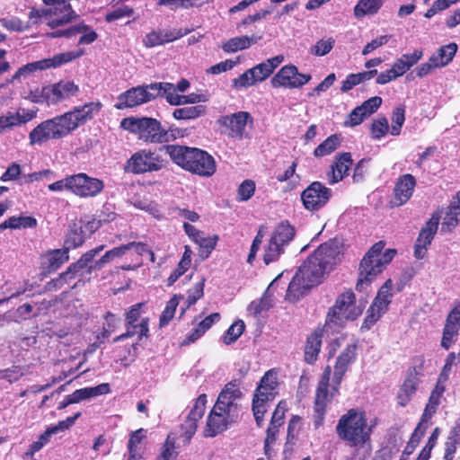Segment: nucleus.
I'll return each instance as SVG.
<instances>
[{
	"label": "nucleus",
	"mask_w": 460,
	"mask_h": 460,
	"mask_svg": "<svg viewBox=\"0 0 460 460\" xmlns=\"http://www.w3.org/2000/svg\"><path fill=\"white\" fill-rule=\"evenodd\" d=\"M392 294L389 289H379L376 296L367 311L366 317L362 323L361 330H370L371 327L385 314L391 303Z\"/></svg>",
	"instance_id": "obj_19"
},
{
	"label": "nucleus",
	"mask_w": 460,
	"mask_h": 460,
	"mask_svg": "<svg viewBox=\"0 0 460 460\" xmlns=\"http://www.w3.org/2000/svg\"><path fill=\"white\" fill-rule=\"evenodd\" d=\"M24 98L34 103L46 102L49 105L52 104L50 102L51 97L49 85L43 86L41 88L36 87L35 89H31L29 93L24 95Z\"/></svg>",
	"instance_id": "obj_46"
},
{
	"label": "nucleus",
	"mask_w": 460,
	"mask_h": 460,
	"mask_svg": "<svg viewBox=\"0 0 460 460\" xmlns=\"http://www.w3.org/2000/svg\"><path fill=\"white\" fill-rule=\"evenodd\" d=\"M253 119L247 111H238L230 115L221 116L217 123L224 127V133L234 139H242L245 136L246 126L252 124Z\"/></svg>",
	"instance_id": "obj_14"
},
{
	"label": "nucleus",
	"mask_w": 460,
	"mask_h": 460,
	"mask_svg": "<svg viewBox=\"0 0 460 460\" xmlns=\"http://www.w3.org/2000/svg\"><path fill=\"white\" fill-rule=\"evenodd\" d=\"M335 45V40L332 37H325L312 47L311 54L316 57H323L330 53Z\"/></svg>",
	"instance_id": "obj_50"
},
{
	"label": "nucleus",
	"mask_w": 460,
	"mask_h": 460,
	"mask_svg": "<svg viewBox=\"0 0 460 460\" xmlns=\"http://www.w3.org/2000/svg\"><path fill=\"white\" fill-rule=\"evenodd\" d=\"M38 109L8 111L0 116V134L20 127L36 118Z\"/></svg>",
	"instance_id": "obj_22"
},
{
	"label": "nucleus",
	"mask_w": 460,
	"mask_h": 460,
	"mask_svg": "<svg viewBox=\"0 0 460 460\" xmlns=\"http://www.w3.org/2000/svg\"><path fill=\"white\" fill-rule=\"evenodd\" d=\"M352 165L351 155L349 153L341 154L327 172V180L330 184L341 181L349 172Z\"/></svg>",
	"instance_id": "obj_26"
},
{
	"label": "nucleus",
	"mask_w": 460,
	"mask_h": 460,
	"mask_svg": "<svg viewBox=\"0 0 460 460\" xmlns=\"http://www.w3.org/2000/svg\"><path fill=\"white\" fill-rule=\"evenodd\" d=\"M278 385L277 374L273 370H269L261 377L256 388L252 400V411L259 426L263 422V416L268 410L269 403L278 394Z\"/></svg>",
	"instance_id": "obj_11"
},
{
	"label": "nucleus",
	"mask_w": 460,
	"mask_h": 460,
	"mask_svg": "<svg viewBox=\"0 0 460 460\" xmlns=\"http://www.w3.org/2000/svg\"><path fill=\"white\" fill-rule=\"evenodd\" d=\"M120 126L123 129L138 135L139 138L145 142L152 144L169 142L175 139L179 133L178 128L165 129L157 119L147 117L125 118L121 120Z\"/></svg>",
	"instance_id": "obj_9"
},
{
	"label": "nucleus",
	"mask_w": 460,
	"mask_h": 460,
	"mask_svg": "<svg viewBox=\"0 0 460 460\" xmlns=\"http://www.w3.org/2000/svg\"><path fill=\"white\" fill-rule=\"evenodd\" d=\"M261 37L257 36H240L234 37L226 40L222 45V49L226 53H234L243 50L257 43Z\"/></svg>",
	"instance_id": "obj_35"
},
{
	"label": "nucleus",
	"mask_w": 460,
	"mask_h": 460,
	"mask_svg": "<svg viewBox=\"0 0 460 460\" xmlns=\"http://www.w3.org/2000/svg\"><path fill=\"white\" fill-rule=\"evenodd\" d=\"M153 85L156 86L155 98L163 96L165 98L166 102L171 105H181V96L182 94H180V93L176 90L175 84L164 82L154 83Z\"/></svg>",
	"instance_id": "obj_37"
},
{
	"label": "nucleus",
	"mask_w": 460,
	"mask_h": 460,
	"mask_svg": "<svg viewBox=\"0 0 460 460\" xmlns=\"http://www.w3.org/2000/svg\"><path fill=\"white\" fill-rule=\"evenodd\" d=\"M5 221L10 229L34 228L37 226L36 218L30 216L11 217Z\"/></svg>",
	"instance_id": "obj_47"
},
{
	"label": "nucleus",
	"mask_w": 460,
	"mask_h": 460,
	"mask_svg": "<svg viewBox=\"0 0 460 460\" xmlns=\"http://www.w3.org/2000/svg\"><path fill=\"white\" fill-rule=\"evenodd\" d=\"M429 426V421L420 419L419 424L417 425L413 433L411 434V437L410 438V441L408 442V445L411 446L413 448H416V447L420 443V439L424 436L426 430L428 429Z\"/></svg>",
	"instance_id": "obj_61"
},
{
	"label": "nucleus",
	"mask_w": 460,
	"mask_h": 460,
	"mask_svg": "<svg viewBox=\"0 0 460 460\" xmlns=\"http://www.w3.org/2000/svg\"><path fill=\"white\" fill-rule=\"evenodd\" d=\"M242 393L239 385L234 382L226 384L219 394L217 401L211 410L204 429L206 437L213 438L227 429L238 418L240 406L237 401Z\"/></svg>",
	"instance_id": "obj_5"
},
{
	"label": "nucleus",
	"mask_w": 460,
	"mask_h": 460,
	"mask_svg": "<svg viewBox=\"0 0 460 460\" xmlns=\"http://www.w3.org/2000/svg\"><path fill=\"white\" fill-rule=\"evenodd\" d=\"M144 438L145 430L143 429H140L131 434L128 443V454L143 453L141 442Z\"/></svg>",
	"instance_id": "obj_55"
},
{
	"label": "nucleus",
	"mask_w": 460,
	"mask_h": 460,
	"mask_svg": "<svg viewBox=\"0 0 460 460\" xmlns=\"http://www.w3.org/2000/svg\"><path fill=\"white\" fill-rule=\"evenodd\" d=\"M392 38L391 35H381L374 40H372L370 42H368L362 49V55L367 56L373 52L375 49L385 46L388 43L390 39Z\"/></svg>",
	"instance_id": "obj_63"
},
{
	"label": "nucleus",
	"mask_w": 460,
	"mask_h": 460,
	"mask_svg": "<svg viewBox=\"0 0 460 460\" xmlns=\"http://www.w3.org/2000/svg\"><path fill=\"white\" fill-rule=\"evenodd\" d=\"M70 0H43L46 9L42 11L41 22H45L52 29H57L49 36L51 38L66 37L72 38L80 35L78 45H89L96 40L97 33L87 24L80 22L66 29H58L70 22L75 17V13L69 4Z\"/></svg>",
	"instance_id": "obj_3"
},
{
	"label": "nucleus",
	"mask_w": 460,
	"mask_h": 460,
	"mask_svg": "<svg viewBox=\"0 0 460 460\" xmlns=\"http://www.w3.org/2000/svg\"><path fill=\"white\" fill-rule=\"evenodd\" d=\"M460 329V302L457 303L447 315L443 330L441 346L448 349L457 339Z\"/></svg>",
	"instance_id": "obj_25"
},
{
	"label": "nucleus",
	"mask_w": 460,
	"mask_h": 460,
	"mask_svg": "<svg viewBox=\"0 0 460 460\" xmlns=\"http://www.w3.org/2000/svg\"><path fill=\"white\" fill-rule=\"evenodd\" d=\"M85 234L83 226H78L75 224L73 226H70L66 234L64 249H67V252L70 249H75L83 244Z\"/></svg>",
	"instance_id": "obj_40"
},
{
	"label": "nucleus",
	"mask_w": 460,
	"mask_h": 460,
	"mask_svg": "<svg viewBox=\"0 0 460 460\" xmlns=\"http://www.w3.org/2000/svg\"><path fill=\"white\" fill-rule=\"evenodd\" d=\"M206 403L207 395L200 394L195 400L190 412L186 417V420L181 425V437L183 438L184 442L188 443L195 434L198 427V421L201 419L205 412Z\"/></svg>",
	"instance_id": "obj_20"
},
{
	"label": "nucleus",
	"mask_w": 460,
	"mask_h": 460,
	"mask_svg": "<svg viewBox=\"0 0 460 460\" xmlns=\"http://www.w3.org/2000/svg\"><path fill=\"white\" fill-rule=\"evenodd\" d=\"M284 60L281 55L268 58L266 61L252 67L257 82H262L267 79Z\"/></svg>",
	"instance_id": "obj_34"
},
{
	"label": "nucleus",
	"mask_w": 460,
	"mask_h": 460,
	"mask_svg": "<svg viewBox=\"0 0 460 460\" xmlns=\"http://www.w3.org/2000/svg\"><path fill=\"white\" fill-rule=\"evenodd\" d=\"M381 104H382V98L378 97V96H374V97H371V98L367 99V101H365L358 107L364 113H366V115L367 117H369L370 115H372L374 112H376L377 111V109L381 106Z\"/></svg>",
	"instance_id": "obj_64"
},
{
	"label": "nucleus",
	"mask_w": 460,
	"mask_h": 460,
	"mask_svg": "<svg viewBox=\"0 0 460 460\" xmlns=\"http://www.w3.org/2000/svg\"><path fill=\"white\" fill-rule=\"evenodd\" d=\"M415 187L416 179L413 175L405 173L399 176L393 190V207H401L407 203L412 197Z\"/></svg>",
	"instance_id": "obj_23"
},
{
	"label": "nucleus",
	"mask_w": 460,
	"mask_h": 460,
	"mask_svg": "<svg viewBox=\"0 0 460 460\" xmlns=\"http://www.w3.org/2000/svg\"><path fill=\"white\" fill-rule=\"evenodd\" d=\"M457 50L456 43L442 46L436 55L430 57V61L436 62L439 67L447 66L455 57Z\"/></svg>",
	"instance_id": "obj_41"
},
{
	"label": "nucleus",
	"mask_w": 460,
	"mask_h": 460,
	"mask_svg": "<svg viewBox=\"0 0 460 460\" xmlns=\"http://www.w3.org/2000/svg\"><path fill=\"white\" fill-rule=\"evenodd\" d=\"M161 149L184 170L204 177L216 172V162L206 151L177 145L164 146Z\"/></svg>",
	"instance_id": "obj_6"
},
{
	"label": "nucleus",
	"mask_w": 460,
	"mask_h": 460,
	"mask_svg": "<svg viewBox=\"0 0 460 460\" xmlns=\"http://www.w3.org/2000/svg\"><path fill=\"white\" fill-rule=\"evenodd\" d=\"M384 248L385 243L377 242L364 255L358 268L357 288L372 285L385 267L394 259L395 250L384 251Z\"/></svg>",
	"instance_id": "obj_10"
},
{
	"label": "nucleus",
	"mask_w": 460,
	"mask_h": 460,
	"mask_svg": "<svg viewBox=\"0 0 460 460\" xmlns=\"http://www.w3.org/2000/svg\"><path fill=\"white\" fill-rule=\"evenodd\" d=\"M389 130V125L386 118H380L372 123L371 133L375 139H380L385 137Z\"/></svg>",
	"instance_id": "obj_60"
},
{
	"label": "nucleus",
	"mask_w": 460,
	"mask_h": 460,
	"mask_svg": "<svg viewBox=\"0 0 460 460\" xmlns=\"http://www.w3.org/2000/svg\"><path fill=\"white\" fill-rule=\"evenodd\" d=\"M206 112V108L203 105H196L190 107H183L174 110L172 117L175 119H195Z\"/></svg>",
	"instance_id": "obj_42"
},
{
	"label": "nucleus",
	"mask_w": 460,
	"mask_h": 460,
	"mask_svg": "<svg viewBox=\"0 0 460 460\" xmlns=\"http://www.w3.org/2000/svg\"><path fill=\"white\" fill-rule=\"evenodd\" d=\"M341 250L335 241L321 244L297 270L288 288H314L341 261Z\"/></svg>",
	"instance_id": "obj_2"
},
{
	"label": "nucleus",
	"mask_w": 460,
	"mask_h": 460,
	"mask_svg": "<svg viewBox=\"0 0 460 460\" xmlns=\"http://www.w3.org/2000/svg\"><path fill=\"white\" fill-rule=\"evenodd\" d=\"M50 102L57 104L64 100L75 96L79 87L72 81L63 80L58 84H49Z\"/></svg>",
	"instance_id": "obj_27"
},
{
	"label": "nucleus",
	"mask_w": 460,
	"mask_h": 460,
	"mask_svg": "<svg viewBox=\"0 0 460 460\" xmlns=\"http://www.w3.org/2000/svg\"><path fill=\"white\" fill-rule=\"evenodd\" d=\"M357 358V345L348 344L338 356L334 366V372L332 384L331 367L328 366L323 370L315 394L314 409L318 416L323 419L326 407L339 394L340 385L349 366Z\"/></svg>",
	"instance_id": "obj_4"
},
{
	"label": "nucleus",
	"mask_w": 460,
	"mask_h": 460,
	"mask_svg": "<svg viewBox=\"0 0 460 460\" xmlns=\"http://www.w3.org/2000/svg\"><path fill=\"white\" fill-rule=\"evenodd\" d=\"M383 5V0H359L354 8V15L362 18L376 13Z\"/></svg>",
	"instance_id": "obj_39"
},
{
	"label": "nucleus",
	"mask_w": 460,
	"mask_h": 460,
	"mask_svg": "<svg viewBox=\"0 0 460 460\" xmlns=\"http://www.w3.org/2000/svg\"><path fill=\"white\" fill-rule=\"evenodd\" d=\"M294 236V227L288 222H281L273 231L271 238L285 247L293 240Z\"/></svg>",
	"instance_id": "obj_38"
},
{
	"label": "nucleus",
	"mask_w": 460,
	"mask_h": 460,
	"mask_svg": "<svg viewBox=\"0 0 460 460\" xmlns=\"http://www.w3.org/2000/svg\"><path fill=\"white\" fill-rule=\"evenodd\" d=\"M255 191V183L251 180H246L238 188V200L246 201L250 199Z\"/></svg>",
	"instance_id": "obj_62"
},
{
	"label": "nucleus",
	"mask_w": 460,
	"mask_h": 460,
	"mask_svg": "<svg viewBox=\"0 0 460 460\" xmlns=\"http://www.w3.org/2000/svg\"><path fill=\"white\" fill-rule=\"evenodd\" d=\"M102 108V104L99 101L91 102L40 123L29 134L31 145H41L49 139L66 137L80 126L92 120Z\"/></svg>",
	"instance_id": "obj_1"
},
{
	"label": "nucleus",
	"mask_w": 460,
	"mask_h": 460,
	"mask_svg": "<svg viewBox=\"0 0 460 460\" xmlns=\"http://www.w3.org/2000/svg\"><path fill=\"white\" fill-rule=\"evenodd\" d=\"M80 400H85L110 393V385L107 383L101 384L94 387H84L77 389Z\"/></svg>",
	"instance_id": "obj_51"
},
{
	"label": "nucleus",
	"mask_w": 460,
	"mask_h": 460,
	"mask_svg": "<svg viewBox=\"0 0 460 460\" xmlns=\"http://www.w3.org/2000/svg\"><path fill=\"white\" fill-rule=\"evenodd\" d=\"M176 456L175 438L172 435H168L158 460H175Z\"/></svg>",
	"instance_id": "obj_59"
},
{
	"label": "nucleus",
	"mask_w": 460,
	"mask_h": 460,
	"mask_svg": "<svg viewBox=\"0 0 460 460\" xmlns=\"http://www.w3.org/2000/svg\"><path fill=\"white\" fill-rule=\"evenodd\" d=\"M336 433L349 446L362 447L370 440L372 427L363 411L350 409L338 420Z\"/></svg>",
	"instance_id": "obj_8"
},
{
	"label": "nucleus",
	"mask_w": 460,
	"mask_h": 460,
	"mask_svg": "<svg viewBox=\"0 0 460 460\" xmlns=\"http://www.w3.org/2000/svg\"><path fill=\"white\" fill-rule=\"evenodd\" d=\"M283 252L284 247L270 237L264 251L263 261L266 264H269L278 260Z\"/></svg>",
	"instance_id": "obj_49"
},
{
	"label": "nucleus",
	"mask_w": 460,
	"mask_h": 460,
	"mask_svg": "<svg viewBox=\"0 0 460 460\" xmlns=\"http://www.w3.org/2000/svg\"><path fill=\"white\" fill-rule=\"evenodd\" d=\"M257 80L254 76V74L252 68L246 70L237 78L233 80V87L235 89L239 88H247L257 84Z\"/></svg>",
	"instance_id": "obj_53"
},
{
	"label": "nucleus",
	"mask_w": 460,
	"mask_h": 460,
	"mask_svg": "<svg viewBox=\"0 0 460 460\" xmlns=\"http://www.w3.org/2000/svg\"><path fill=\"white\" fill-rule=\"evenodd\" d=\"M444 392H445V385L437 384L435 388L433 389V391L430 394L429 402L426 404V407L423 411V413H422L420 419L429 422V420H431L433 415L436 413L438 405L441 402V398L443 396Z\"/></svg>",
	"instance_id": "obj_36"
},
{
	"label": "nucleus",
	"mask_w": 460,
	"mask_h": 460,
	"mask_svg": "<svg viewBox=\"0 0 460 460\" xmlns=\"http://www.w3.org/2000/svg\"><path fill=\"white\" fill-rule=\"evenodd\" d=\"M441 434V429L437 427L433 429L429 440L424 448L419 454L417 460H429L430 457L431 450L437 445L438 437Z\"/></svg>",
	"instance_id": "obj_52"
},
{
	"label": "nucleus",
	"mask_w": 460,
	"mask_h": 460,
	"mask_svg": "<svg viewBox=\"0 0 460 460\" xmlns=\"http://www.w3.org/2000/svg\"><path fill=\"white\" fill-rule=\"evenodd\" d=\"M80 52L68 51L65 53H60L54 56L51 58H45L42 60L35 61L32 63H29L23 66H22L14 75V78H20L21 76H25L36 71H42L50 67H58L63 64L72 61L76 58L80 57Z\"/></svg>",
	"instance_id": "obj_16"
},
{
	"label": "nucleus",
	"mask_w": 460,
	"mask_h": 460,
	"mask_svg": "<svg viewBox=\"0 0 460 460\" xmlns=\"http://www.w3.org/2000/svg\"><path fill=\"white\" fill-rule=\"evenodd\" d=\"M404 108L403 107H396L392 114V127L390 133L393 136H398L401 132V128L402 127L405 116H404Z\"/></svg>",
	"instance_id": "obj_54"
},
{
	"label": "nucleus",
	"mask_w": 460,
	"mask_h": 460,
	"mask_svg": "<svg viewBox=\"0 0 460 460\" xmlns=\"http://www.w3.org/2000/svg\"><path fill=\"white\" fill-rule=\"evenodd\" d=\"M156 86L153 84L132 87L118 96L117 110L135 108L155 99Z\"/></svg>",
	"instance_id": "obj_13"
},
{
	"label": "nucleus",
	"mask_w": 460,
	"mask_h": 460,
	"mask_svg": "<svg viewBox=\"0 0 460 460\" xmlns=\"http://www.w3.org/2000/svg\"><path fill=\"white\" fill-rule=\"evenodd\" d=\"M460 445V419L451 427L444 443V460H454L455 454Z\"/></svg>",
	"instance_id": "obj_30"
},
{
	"label": "nucleus",
	"mask_w": 460,
	"mask_h": 460,
	"mask_svg": "<svg viewBox=\"0 0 460 460\" xmlns=\"http://www.w3.org/2000/svg\"><path fill=\"white\" fill-rule=\"evenodd\" d=\"M104 247V245H100L85 252L77 262L70 265L65 272L60 274L55 285H71V288H77L78 282L71 284V281L76 278L80 270L88 267V264L93 261V258L100 253Z\"/></svg>",
	"instance_id": "obj_21"
},
{
	"label": "nucleus",
	"mask_w": 460,
	"mask_h": 460,
	"mask_svg": "<svg viewBox=\"0 0 460 460\" xmlns=\"http://www.w3.org/2000/svg\"><path fill=\"white\" fill-rule=\"evenodd\" d=\"M244 323L242 320L234 322L224 333L222 341L226 345H230L237 341L244 331Z\"/></svg>",
	"instance_id": "obj_48"
},
{
	"label": "nucleus",
	"mask_w": 460,
	"mask_h": 460,
	"mask_svg": "<svg viewBox=\"0 0 460 460\" xmlns=\"http://www.w3.org/2000/svg\"><path fill=\"white\" fill-rule=\"evenodd\" d=\"M127 252H128V246H127V244L114 247L107 251L98 261H95L94 268L102 269L106 263L124 256Z\"/></svg>",
	"instance_id": "obj_43"
},
{
	"label": "nucleus",
	"mask_w": 460,
	"mask_h": 460,
	"mask_svg": "<svg viewBox=\"0 0 460 460\" xmlns=\"http://www.w3.org/2000/svg\"><path fill=\"white\" fill-rule=\"evenodd\" d=\"M217 241V236H207L202 233L194 243L199 246L202 254L205 253V256L208 257L212 250H214Z\"/></svg>",
	"instance_id": "obj_56"
},
{
	"label": "nucleus",
	"mask_w": 460,
	"mask_h": 460,
	"mask_svg": "<svg viewBox=\"0 0 460 460\" xmlns=\"http://www.w3.org/2000/svg\"><path fill=\"white\" fill-rule=\"evenodd\" d=\"M311 80V75L301 74L294 65L281 67L271 79L273 87H284L288 89L300 88Z\"/></svg>",
	"instance_id": "obj_15"
},
{
	"label": "nucleus",
	"mask_w": 460,
	"mask_h": 460,
	"mask_svg": "<svg viewBox=\"0 0 460 460\" xmlns=\"http://www.w3.org/2000/svg\"><path fill=\"white\" fill-rule=\"evenodd\" d=\"M334 332H327L325 331V325L323 329L315 330L306 341L305 348V361L309 364L314 363L318 357V354L321 349L322 345V338L323 333H333Z\"/></svg>",
	"instance_id": "obj_29"
},
{
	"label": "nucleus",
	"mask_w": 460,
	"mask_h": 460,
	"mask_svg": "<svg viewBox=\"0 0 460 460\" xmlns=\"http://www.w3.org/2000/svg\"><path fill=\"white\" fill-rule=\"evenodd\" d=\"M331 197V189L319 181L312 182L301 194L305 208L310 211L323 208Z\"/></svg>",
	"instance_id": "obj_17"
},
{
	"label": "nucleus",
	"mask_w": 460,
	"mask_h": 460,
	"mask_svg": "<svg viewBox=\"0 0 460 460\" xmlns=\"http://www.w3.org/2000/svg\"><path fill=\"white\" fill-rule=\"evenodd\" d=\"M149 319L147 317L142 318L140 323L133 322L131 324L126 323V332L114 338L113 342H118L127 338H131L135 335L138 336L140 341L143 337H147L149 332Z\"/></svg>",
	"instance_id": "obj_33"
},
{
	"label": "nucleus",
	"mask_w": 460,
	"mask_h": 460,
	"mask_svg": "<svg viewBox=\"0 0 460 460\" xmlns=\"http://www.w3.org/2000/svg\"><path fill=\"white\" fill-rule=\"evenodd\" d=\"M340 146V138L332 135L321 143L314 151L316 157H323L334 152Z\"/></svg>",
	"instance_id": "obj_44"
},
{
	"label": "nucleus",
	"mask_w": 460,
	"mask_h": 460,
	"mask_svg": "<svg viewBox=\"0 0 460 460\" xmlns=\"http://www.w3.org/2000/svg\"><path fill=\"white\" fill-rule=\"evenodd\" d=\"M192 29H172V30H160L164 44L172 42L183 36L190 33Z\"/></svg>",
	"instance_id": "obj_58"
},
{
	"label": "nucleus",
	"mask_w": 460,
	"mask_h": 460,
	"mask_svg": "<svg viewBox=\"0 0 460 460\" xmlns=\"http://www.w3.org/2000/svg\"><path fill=\"white\" fill-rule=\"evenodd\" d=\"M68 259L67 249L49 250L40 256V266L44 271H55Z\"/></svg>",
	"instance_id": "obj_28"
},
{
	"label": "nucleus",
	"mask_w": 460,
	"mask_h": 460,
	"mask_svg": "<svg viewBox=\"0 0 460 460\" xmlns=\"http://www.w3.org/2000/svg\"><path fill=\"white\" fill-rule=\"evenodd\" d=\"M279 428H280V426H277L275 424L270 423V426L267 429V436H266L265 442H264V451H265V455L268 456L269 458L271 457V455H272L271 446L276 441Z\"/></svg>",
	"instance_id": "obj_57"
},
{
	"label": "nucleus",
	"mask_w": 460,
	"mask_h": 460,
	"mask_svg": "<svg viewBox=\"0 0 460 460\" xmlns=\"http://www.w3.org/2000/svg\"><path fill=\"white\" fill-rule=\"evenodd\" d=\"M104 188L102 180L80 172L72 175V193L81 198H93L99 195Z\"/></svg>",
	"instance_id": "obj_18"
},
{
	"label": "nucleus",
	"mask_w": 460,
	"mask_h": 460,
	"mask_svg": "<svg viewBox=\"0 0 460 460\" xmlns=\"http://www.w3.org/2000/svg\"><path fill=\"white\" fill-rule=\"evenodd\" d=\"M439 217L433 215L420 232L414 245V256L423 259L427 253V247L431 243L438 231Z\"/></svg>",
	"instance_id": "obj_24"
},
{
	"label": "nucleus",
	"mask_w": 460,
	"mask_h": 460,
	"mask_svg": "<svg viewBox=\"0 0 460 460\" xmlns=\"http://www.w3.org/2000/svg\"><path fill=\"white\" fill-rule=\"evenodd\" d=\"M460 222V190L451 201L442 222L441 230L451 232Z\"/></svg>",
	"instance_id": "obj_31"
},
{
	"label": "nucleus",
	"mask_w": 460,
	"mask_h": 460,
	"mask_svg": "<svg viewBox=\"0 0 460 460\" xmlns=\"http://www.w3.org/2000/svg\"><path fill=\"white\" fill-rule=\"evenodd\" d=\"M366 304V300L357 299L350 289L342 293L327 314L325 331L339 332L345 326L347 321H353L361 315Z\"/></svg>",
	"instance_id": "obj_7"
},
{
	"label": "nucleus",
	"mask_w": 460,
	"mask_h": 460,
	"mask_svg": "<svg viewBox=\"0 0 460 460\" xmlns=\"http://www.w3.org/2000/svg\"><path fill=\"white\" fill-rule=\"evenodd\" d=\"M164 167V160L151 150L142 149L134 153L127 161L124 170L134 174L157 172Z\"/></svg>",
	"instance_id": "obj_12"
},
{
	"label": "nucleus",
	"mask_w": 460,
	"mask_h": 460,
	"mask_svg": "<svg viewBox=\"0 0 460 460\" xmlns=\"http://www.w3.org/2000/svg\"><path fill=\"white\" fill-rule=\"evenodd\" d=\"M419 384L420 379L415 374H411L404 380L397 394L398 403L401 406L404 407L409 403V402L412 399L413 395L415 394Z\"/></svg>",
	"instance_id": "obj_32"
},
{
	"label": "nucleus",
	"mask_w": 460,
	"mask_h": 460,
	"mask_svg": "<svg viewBox=\"0 0 460 460\" xmlns=\"http://www.w3.org/2000/svg\"><path fill=\"white\" fill-rule=\"evenodd\" d=\"M181 297L178 296H173L166 304L165 308L162 312L159 319V326L160 328H164L169 324V323L173 319L176 308L179 305V299Z\"/></svg>",
	"instance_id": "obj_45"
}]
</instances>
